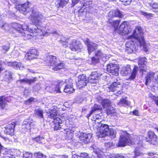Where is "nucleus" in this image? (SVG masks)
Here are the masks:
<instances>
[{
    "label": "nucleus",
    "mask_w": 158,
    "mask_h": 158,
    "mask_svg": "<svg viewBox=\"0 0 158 158\" xmlns=\"http://www.w3.org/2000/svg\"><path fill=\"white\" fill-rule=\"evenodd\" d=\"M34 27H30L26 25H22L21 33L18 34L20 36H23L27 39L31 38V37L35 36L38 39L43 38L44 35L41 30L34 25Z\"/></svg>",
    "instance_id": "obj_1"
},
{
    "label": "nucleus",
    "mask_w": 158,
    "mask_h": 158,
    "mask_svg": "<svg viewBox=\"0 0 158 158\" xmlns=\"http://www.w3.org/2000/svg\"><path fill=\"white\" fill-rule=\"evenodd\" d=\"M123 134L120 136L118 146H124L126 145H133L134 144H138L139 146L142 145V142L140 140L139 141L138 139H139L140 137L138 136H135L134 139L132 140L129 139L130 135L128 134L126 131L123 132Z\"/></svg>",
    "instance_id": "obj_2"
},
{
    "label": "nucleus",
    "mask_w": 158,
    "mask_h": 158,
    "mask_svg": "<svg viewBox=\"0 0 158 158\" xmlns=\"http://www.w3.org/2000/svg\"><path fill=\"white\" fill-rule=\"evenodd\" d=\"M43 60L47 65L54 67L52 69L54 71H57L63 68L64 64L63 63H60L59 59L55 56L48 55L44 58Z\"/></svg>",
    "instance_id": "obj_3"
},
{
    "label": "nucleus",
    "mask_w": 158,
    "mask_h": 158,
    "mask_svg": "<svg viewBox=\"0 0 158 158\" xmlns=\"http://www.w3.org/2000/svg\"><path fill=\"white\" fill-rule=\"evenodd\" d=\"M143 32L141 27H137L134 32L133 35L135 39L137 40L140 47L143 46V50L145 52H147L148 51L149 45L145 43L143 37Z\"/></svg>",
    "instance_id": "obj_4"
},
{
    "label": "nucleus",
    "mask_w": 158,
    "mask_h": 158,
    "mask_svg": "<svg viewBox=\"0 0 158 158\" xmlns=\"http://www.w3.org/2000/svg\"><path fill=\"white\" fill-rule=\"evenodd\" d=\"M93 126L99 131L97 135L99 138L105 137L106 136L107 134H109V126L107 124H103L102 121L100 122H97V123L95 122V124H94Z\"/></svg>",
    "instance_id": "obj_5"
},
{
    "label": "nucleus",
    "mask_w": 158,
    "mask_h": 158,
    "mask_svg": "<svg viewBox=\"0 0 158 158\" xmlns=\"http://www.w3.org/2000/svg\"><path fill=\"white\" fill-rule=\"evenodd\" d=\"M31 19L32 22L37 25L42 24V20L44 18L43 16L39 12H33L31 15Z\"/></svg>",
    "instance_id": "obj_6"
},
{
    "label": "nucleus",
    "mask_w": 158,
    "mask_h": 158,
    "mask_svg": "<svg viewBox=\"0 0 158 158\" xmlns=\"http://www.w3.org/2000/svg\"><path fill=\"white\" fill-rule=\"evenodd\" d=\"M134 33L130 37L131 40L127 42L125 44V46L126 48V52L129 53H131L134 52L135 49L136 47L134 45V42L135 40V42L137 41L135 37L133 36Z\"/></svg>",
    "instance_id": "obj_7"
},
{
    "label": "nucleus",
    "mask_w": 158,
    "mask_h": 158,
    "mask_svg": "<svg viewBox=\"0 0 158 158\" xmlns=\"http://www.w3.org/2000/svg\"><path fill=\"white\" fill-rule=\"evenodd\" d=\"M31 5L30 2H27L22 5H17L15 8L21 13L25 14L31 11V8L30 7Z\"/></svg>",
    "instance_id": "obj_8"
},
{
    "label": "nucleus",
    "mask_w": 158,
    "mask_h": 158,
    "mask_svg": "<svg viewBox=\"0 0 158 158\" xmlns=\"http://www.w3.org/2000/svg\"><path fill=\"white\" fill-rule=\"evenodd\" d=\"M155 74V73L152 72L148 74L146 77V85H147L148 83H150L151 81H152L155 83L154 86L158 87V74L156 75V77Z\"/></svg>",
    "instance_id": "obj_9"
},
{
    "label": "nucleus",
    "mask_w": 158,
    "mask_h": 158,
    "mask_svg": "<svg viewBox=\"0 0 158 158\" xmlns=\"http://www.w3.org/2000/svg\"><path fill=\"white\" fill-rule=\"evenodd\" d=\"M119 69V66L116 64H110L106 66L107 72L115 76L118 75Z\"/></svg>",
    "instance_id": "obj_10"
},
{
    "label": "nucleus",
    "mask_w": 158,
    "mask_h": 158,
    "mask_svg": "<svg viewBox=\"0 0 158 158\" xmlns=\"http://www.w3.org/2000/svg\"><path fill=\"white\" fill-rule=\"evenodd\" d=\"M88 82L85 75L81 74L78 77V80L76 83L77 87L79 89H81L86 86L87 83Z\"/></svg>",
    "instance_id": "obj_11"
},
{
    "label": "nucleus",
    "mask_w": 158,
    "mask_h": 158,
    "mask_svg": "<svg viewBox=\"0 0 158 158\" xmlns=\"http://www.w3.org/2000/svg\"><path fill=\"white\" fill-rule=\"evenodd\" d=\"M84 42L85 44L87 46L88 52L89 55L97 48L98 44L90 41L89 39L87 38L85 39Z\"/></svg>",
    "instance_id": "obj_12"
},
{
    "label": "nucleus",
    "mask_w": 158,
    "mask_h": 158,
    "mask_svg": "<svg viewBox=\"0 0 158 158\" xmlns=\"http://www.w3.org/2000/svg\"><path fill=\"white\" fill-rule=\"evenodd\" d=\"M48 117L49 118L53 119V122L54 124L58 123H62V121L58 117H56V111L54 109H49V112H47Z\"/></svg>",
    "instance_id": "obj_13"
},
{
    "label": "nucleus",
    "mask_w": 158,
    "mask_h": 158,
    "mask_svg": "<svg viewBox=\"0 0 158 158\" xmlns=\"http://www.w3.org/2000/svg\"><path fill=\"white\" fill-rule=\"evenodd\" d=\"M119 86H120V85L119 82H114L108 87V90L109 92H114L116 90L118 91L116 94V95L118 96L119 95L121 94L122 93L121 87L119 88Z\"/></svg>",
    "instance_id": "obj_14"
},
{
    "label": "nucleus",
    "mask_w": 158,
    "mask_h": 158,
    "mask_svg": "<svg viewBox=\"0 0 158 158\" xmlns=\"http://www.w3.org/2000/svg\"><path fill=\"white\" fill-rule=\"evenodd\" d=\"M35 124L29 120L24 121L22 125V131L24 133L34 127Z\"/></svg>",
    "instance_id": "obj_15"
},
{
    "label": "nucleus",
    "mask_w": 158,
    "mask_h": 158,
    "mask_svg": "<svg viewBox=\"0 0 158 158\" xmlns=\"http://www.w3.org/2000/svg\"><path fill=\"white\" fill-rule=\"evenodd\" d=\"M130 32L128 27L125 22L122 23L118 31V33L121 35H123L127 34Z\"/></svg>",
    "instance_id": "obj_16"
},
{
    "label": "nucleus",
    "mask_w": 158,
    "mask_h": 158,
    "mask_svg": "<svg viewBox=\"0 0 158 158\" xmlns=\"http://www.w3.org/2000/svg\"><path fill=\"white\" fill-rule=\"evenodd\" d=\"M69 48L72 51H76L82 49L83 46L79 41L73 40L70 43Z\"/></svg>",
    "instance_id": "obj_17"
},
{
    "label": "nucleus",
    "mask_w": 158,
    "mask_h": 158,
    "mask_svg": "<svg viewBox=\"0 0 158 158\" xmlns=\"http://www.w3.org/2000/svg\"><path fill=\"white\" fill-rule=\"evenodd\" d=\"M73 80L71 79L69 80L68 82L66 83V85L64 91L65 92L70 94L73 93L74 91V89L73 87Z\"/></svg>",
    "instance_id": "obj_18"
},
{
    "label": "nucleus",
    "mask_w": 158,
    "mask_h": 158,
    "mask_svg": "<svg viewBox=\"0 0 158 158\" xmlns=\"http://www.w3.org/2000/svg\"><path fill=\"white\" fill-rule=\"evenodd\" d=\"M99 77L98 74L97 72H92L89 76L88 77V82L92 83H96L98 81V79Z\"/></svg>",
    "instance_id": "obj_19"
},
{
    "label": "nucleus",
    "mask_w": 158,
    "mask_h": 158,
    "mask_svg": "<svg viewBox=\"0 0 158 158\" xmlns=\"http://www.w3.org/2000/svg\"><path fill=\"white\" fill-rule=\"evenodd\" d=\"M15 122H12L9 124H8L5 127V131L7 134L13 135L14 134V128L15 127Z\"/></svg>",
    "instance_id": "obj_20"
},
{
    "label": "nucleus",
    "mask_w": 158,
    "mask_h": 158,
    "mask_svg": "<svg viewBox=\"0 0 158 158\" xmlns=\"http://www.w3.org/2000/svg\"><path fill=\"white\" fill-rule=\"evenodd\" d=\"M79 139L82 140L85 143H89L91 139V135L90 133H82L79 136Z\"/></svg>",
    "instance_id": "obj_21"
},
{
    "label": "nucleus",
    "mask_w": 158,
    "mask_h": 158,
    "mask_svg": "<svg viewBox=\"0 0 158 158\" xmlns=\"http://www.w3.org/2000/svg\"><path fill=\"white\" fill-rule=\"evenodd\" d=\"M7 64L9 66H12L15 69H19L20 70H23V66L20 62H8Z\"/></svg>",
    "instance_id": "obj_22"
},
{
    "label": "nucleus",
    "mask_w": 158,
    "mask_h": 158,
    "mask_svg": "<svg viewBox=\"0 0 158 158\" xmlns=\"http://www.w3.org/2000/svg\"><path fill=\"white\" fill-rule=\"evenodd\" d=\"M109 16L111 17H117L122 18L123 17V13L120 11L118 10L110 11L109 12Z\"/></svg>",
    "instance_id": "obj_23"
},
{
    "label": "nucleus",
    "mask_w": 158,
    "mask_h": 158,
    "mask_svg": "<svg viewBox=\"0 0 158 158\" xmlns=\"http://www.w3.org/2000/svg\"><path fill=\"white\" fill-rule=\"evenodd\" d=\"M101 104L104 109L108 108L111 106V102L108 99H105L102 100Z\"/></svg>",
    "instance_id": "obj_24"
},
{
    "label": "nucleus",
    "mask_w": 158,
    "mask_h": 158,
    "mask_svg": "<svg viewBox=\"0 0 158 158\" xmlns=\"http://www.w3.org/2000/svg\"><path fill=\"white\" fill-rule=\"evenodd\" d=\"M36 79L35 78H33L32 79H27L25 78L23 79H20L19 81L21 83H28L29 84H31V83H34L36 81Z\"/></svg>",
    "instance_id": "obj_25"
},
{
    "label": "nucleus",
    "mask_w": 158,
    "mask_h": 158,
    "mask_svg": "<svg viewBox=\"0 0 158 158\" xmlns=\"http://www.w3.org/2000/svg\"><path fill=\"white\" fill-rule=\"evenodd\" d=\"M31 54L35 56H38V52L37 50L35 49H32L30 51V52H27L25 55V57L26 58H31V57H29V55L31 56Z\"/></svg>",
    "instance_id": "obj_26"
},
{
    "label": "nucleus",
    "mask_w": 158,
    "mask_h": 158,
    "mask_svg": "<svg viewBox=\"0 0 158 158\" xmlns=\"http://www.w3.org/2000/svg\"><path fill=\"white\" fill-rule=\"evenodd\" d=\"M117 104L121 107L123 106H125L129 105V102L125 98L121 99L120 101L118 102Z\"/></svg>",
    "instance_id": "obj_27"
},
{
    "label": "nucleus",
    "mask_w": 158,
    "mask_h": 158,
    "mask_svg": "<svg viewBox=\"0 0 158 158\" xmlns=\"http://www.w3.org/2000/svg\"><path fill=\"white\" fill-rule=\"evenodd\" d=\"M11 26L13 28L16 30L17 32L20 34L21 33V30L22 25L17 23H13L11 24Z\"/></svg>",
    "instance_id": "obj_28"
},
{
    "label": "nucleus",
    "mask_w": 158,
    "mask_h": 158,
    "mask_svg": "<svg viewBox=\"0 0 158 158\" xmlns=\"http://www.w3.org/2000/svg\"><path fill=\"white\" fill-rule=\"evenodd\" d=\"M43 113V111L41 109H36L34 110L35 114L40 118H44Z\"/></svg>",
    "instance_id": "obj_29"
},
{
    "label": "nucleus",
    "mask_w": 158,
    "mask_h": 158,
    "mask_svg": "<svg viewBox=\"0 0 158 158\" xmlns=\"http://www.w3.org/2000/svg\"><path fill=\"white\" fill-rule=\"evenodd\" d=\"M102 109V107L100 105L95 104L91 108V113H94L97 111H101Z\"/></svg>",
    "instance_id": "obj_30"
},
{
    "label": "nucleus",
    "mask_w": 158,
    "mask_h": 158,
    "mask_svg": "<svg viewBox=\"0 0 158 158\" xmlns=\"http://www.w3.org/2000/svg\"><path fill=\"white\" fill-rule=\"evenodd\" d=\"M131 69L129 66L123 69L121 72V74L123 76H126L130 73Z\"/></svg>",
    "instance_id": "obj_31"
},
{
    "label": "nucleus",
    "mask_w": 158,
    "mask_h": 158,
    "mask_svg": "<svg viewBox=\"0 0 158 158\" xmlns=\"http://www.w3.org/2000/svg\"><path fill=\"white\" fill-rule=\"evenodd\" d=\"M6 100L4 96L0 97V106L2 109H3L6 105Z\"/></svg>",
    "instance_id": "obj_32"
},
{
    "label": "nucleus",
    "mask_w": 158,
    "mask_h": 158,
    "mask_svg": "<svg viewBox=\"0 0 158 158\" xmlns=\"http://www.w3.org/2000/svg\"><path fill=\"white\" fill-rule=\"evenodd\" d=\"M138 67L137 66H135L134 67L131 75L130 76V79L132 80L134 79L138 71Z\"/></svg>",
    "instance_id": "obj_33"
},
{
    "label": "nucleus",
    "mask_w": 158,
    "mask_h": 158,
    "mask_svg": "<svg viewBox=\"0 0 158 158\" xmlns=\"http://www.w3.org/2000/svg\"><path fill=\"white\" fill-rule=\"evenodd\" d=\"M149 138L151 140L156 141L157 139V136L155 133L152 131H149L148 133Z\"/></svg>",
    "instance_id": "obj_34"
},
{
    "label": "nucleus",
    "mask_w": 158,
    "mask_h": 158,
    "mask_svg": "<svg viewBox=\"0 0 158 158\" xmlns=\"http://www.w3.org/2000/svg\"><path fill=\"white\" fill-rule=\"evenodd\" d=\"M108 115H112L115 112V109L112 107L110 106L108 108L106 109L105 110Z\"/></svg>",
    "instance_id": "obj_35"
},
{
    "label": "nucleus",
    "mask_w": 158,
    "mask_h": 158,
    "mask_svg": "<svg viewBox=\"0 0 158 158\" xmlns=\"http://www.w3.org/2000/svg\"><path fill=\"white\" fill-rule=\"evenodd\" d=\"M146 58L145 57L139 58L138 60V64L139 65H143L146 64L147 62L146 61Z\"/></svg>",
    "instance_id": "obj_36"
},
{
    "label": "nucleus",
    "mask_w": 158,
    "mask_h": 158,
    "mask_svg": "<svg viewBox=\"0 0 158 158\" xmlns=\"http://www.w3.org/2000/svg\"><path fill=\"white\" fill-rule=\"evenodd\" d=\"M109 134H106L107 135H110L111 138H114L115 137L116 132L113 129H109Z\"/></svg>",
    "instance_id": "obj_37"
},
{
    "label": "nucleus",
    "mask_w": 158,
    "mask_h": 158,
    "mask_svg": "<svg viewBox=\"0 0 158 158\" xmlns=\"http://www.w3.org/2000/svg\"><path fill=\"white\" fill-rule=\"evenodd\" d=\"M5 75L4 79L6 80H10L12 78L11 73L9 71L5 72Z\"/></svg>",
    "instance_id": "obj_38"
},
{
    "label": "nucleus",
    "mask_w": 158,
    "mask_h": 158,
    "mask_svg": "<svg viewBox=\"0 0 158 158\" xmlns=\"http://www.w3.org/2000/svg\"><path fill=\"white\" fill-rule=\"evenodd\" d=\"M0 23H2V25H0V28L1 27L2 29L6 31L9 30V24L6 23H4V22L2 21H0Z\"/></svg>",
    "instance_id": "obj_39"
},
{
    "label": "nucleus",
    "mask_w": 158,
    "mask_h": 158,
    "mask_svg": "<svg viewBox=\"0 0 158 158\" xmlns=\"http://www.w3.org/2000/svg\"><path fill=\"white\" fill-rule=\"evenodd\" d=\"M34 156L35 158H46V156L40 152L35 153Z\"/></svg>",
    "instance_id": "obj_40"
},
{
    "label": "nucleus",
    "mask_w": 158,
    "mask_h": 158,
    "mask_svg": "<svg viewBox=\"0 0 158 158\" xmlns=\"http://www.w3.org/2000/svg\"><path fill=\"white\" fill-rule=\"evenodd\" d=\"M66 83L64 81H61L58 83L57 85L58 86L61 90L64 91Z\"/></svg>",
    "instance_id": "obj_41"
},
{
    "label": "nucleus",
    "mask_w": 158,
    "mask_h": 158,
    "mask_svg": "<svg viewBox=\"0 0 158 158\" xmlns=\"http://www.w3.org/2000/svg\"><path fill=\"white\" fill-rule=\"evenodd\" d=\"M37 101V100L32 97H31L29 98L25 102V103L27 105L29 104L30 103H32V102H36Z\"/></svg>",
    "instance_id": "obj_42"
},
{
    "label": "nucleus",
    "mask_w": 158,
    "mask_h": 158,
    "mask_svg": "<svg viewBox=\"0 0 158 158\" xmlns=\"http://www.w3.org/2000/svg\"><path fill=\"white\" fill-rule=\"evenodd\" d=\"M101 118V116L98 114H95L94 115H93L92 117V120L95 121L94 124H95L96 122L97 123V122H100V121H101V120L100 121H97V120H100L99 119H100Z\"/></svg>",
    "instance_id": "obj_43"
},
{
    "label": "nucleus",
    "mask_w": 158,
    "mask_h": 158,
    "mask_svg": "<svg viewBox=\"0 0 158 158\" xmlns=\"http://www.w3.org/2000/svg\"><path fill=\"white\" fill-rule=\"evenodd\" d=\"M33 139L36 142H38L40 143H42V141L44 139V138L42 136L41 137L40 136H38L36 137L33 138Z\"/></svg>",
    "instance_id": "obj_44"
},
{
    "label": "nucleus",
    "mask_w": 158,
    "mask_h": 158,
    "mask_svg": "<svg viewBox=\"0 0 158 158\" xmlns=\"http://www.w3.org/2000/svg\"><path fill=\"white\" fill-rule=\"evenodd\" d=\"M119 21L118 20H115L113 21L112 25L114 27L115 30L116 31L118 28V25L119 24Z\"/></svg>",
    "instance_id": "obj_45"
},
{
    "label": "nucleus",
    "mask_w": 158,
    "mask_h": 158,
    "mask_svg": "<svg viewBox=\"0 0 158 158\" xmlns=\"http://www.w3.org/2000/svg\"><path fill=\"white\" fill-rule=\"evenodd\" d=\"M68 2L69 0H60V6L62 7H63V6L68 3Z\"/></svg>",
    "instance_id": "obj_46"
},
{
    "label": "nucleus",
    "mask_w": 158,
    "mask_h": 158,
    "mask_svg": "<svg viewBox=\"0 0 158 158\" xmlns=\"http://www.w3.org/2000/svg\"><path fill=\"white\" fill-rule=\"evenodd\" d=\"M61 124L62 123H57L56 124H54V129L55 130H59L62 129V126L61 125Z\"/></svg>",
    "instance_id": "obj_47"
},
{
    "label": "nucleus",
    "mask_w": 158,
    "mask_h": 158,
    "mask_svg": "<svg viewBox=\"0 0 158 158\" xmlns=\"http://www.w3.org/2000/svg\"><path fill=\"white\" fill-rule=\"evenodd\" d=\"M95 55L96 56L100 57H103L105 56V55L100 50H98L96 52Z\"/></svg>",
    "instance_id": "obj_48"
},
{
    "label": "nucleus",
    "mask_w": 158,
    "mask_h": 158,
    "mask_svg": "<svg viewBox=\"0 0 158 158\" xmlns=\"http://www.w3.org/2000/svg\"><path fill=\"white\" fill-rule=\"evenodd\" d=\"M77 155V156H78L79 157H80L81 158H86L88 156V154L86 153H82L78 155Z\"/></svg>",
    "instance_id": "obj_49"
},
{
    "label": "nucleus",
    "mask_w": 158,
    "mask_h": 158,
    "mask_svg": "<svg viewBox=\"0 0 158 158\" xmlns=\"http://www.w3.org/2000/svg\"><path fill=\"white\" fill-rule=\"evenodd\" d=\"M23 156L26 158H32V154L30 152H25L23 154Z\"/></svg>",
    "instance_id": "obj_50"
},
{
    "label": "nucleus",
    "mask_w": 158,
    "mask_h": 158,
    "mask_svg": "<svg viewBox=\"0 0 158 158\" xmlns=\"http://www.w3.org/2000/svg\"><path fill=\"white\" fill-rule=\"evenodd\" d=\"M134 152L135 155V157L140 155L141 152L139 148H136Z\"/></svg>",
    "instance_id": "obj_51"
},
{
    "label": "nucleus",
    "mask_w": 158,
    "mask_h": 158,
    "mask_svg": "<svg viewBox=\"0 0 158 158\" xmlns=\"http://www.w3.org/2000/svg\"><path fill=\"white\" fill-rule=\"evenodd\" d=\"M150 6L153 9L158 10V4L157 3L150 4Z\"/></svg>",
    "instance_id": "obj_52"
},
{
    "label": "nucleus",
    "mask_w": 158,
    "mask_h": 158,
    "mask_svg": "<svg viewBox=\"0 0 158 158\" xmlns=\"http://www.w3.org/2000/svg\"><path fill=\"white\" fill-rule=\"evenodd\" d=\"M67 41V39H66V38H65L64 37H62L61 38L60 41H61L62 42H64V43H65V45H64L63 44L64 46L65 47H66L68 46L67 42V43H66Z\"/></svg>",
    "instance_id": "obj_53"
},
{
    "label": "nucleus",
    "mask_w": 158,
    "mask_h": 158,
    "mask_svg": "<svg viewBox=\"0 0 158 158\" xmlns=\"http://www.w3.org/2000/svg\"><path fill=\"white\" fill-rule=\"evenodd\" d=\"M99 58L97 57H93L92 59V62L94 64H95L98 61Z\"/></svg>",
    "instance_id": "obj_54"
},
{
    "label": "nucleus",
    "mask_w": 158,
    "mask_h": 158,
    "mask_svg": "<svg viewBox=\"0 0 158 158\" xmlns=\"http://www.w3.org/2000/svg\"><path fill=\"white\" fill-rule=\"evenodd\" d=\"M120 1L124 3L123 4L125 5L129 4L131 2V0H120Z\"/></svg>",
    "instance_id": "obj_55"
},
{
    "label": "nucleus",
    "mask_w": 158,
    "mask_h": 158,
    "mask_svg": "<svg viewBox=\"0 0 158 158\" xmlns=\"http://www.w3.org/2000/svg\"><path fill=\"white\" fill-rule=\"evenodd\" d=\"M72 7L74 6L76 4L79 2L80 0H72Z\"/></svg>",
    "instance_id": "obj_56"
},
{
    "label": "nucleus",
    "mask_w": 158,
    "mask_h": 158,
    "mask_svg": "<svg viewBox=\"0 0 158 158\" xmlns=\"http://www.w3.org/2000/svg\"><path fill=\"white\" fill-rule=\"evenodd\" d=\"M61 89L57 85L56 87H55L54 90V91H56V93L60 92H61Z\"/></svg>",
    "instance_id": "obj_57"
},
{
    "label": "nucleus",
    "mask_w": 158,
    "mask_h": 158,
    "mask_svg": "<svg viewBox=\"0 0 158 158\" xmlns=\"http://www.w3.org/2000/svg\"><path fill=\"white\" fill-rule=\"evenodd\" d=\"M2 48L3 50L5 51V52H5L8 50L9 48V47L8 46H6L5 45H3L2 46Z\"/></svg>",
    "instance_id": "obj_58"
},
{
    "label": "nucleus",
    "mask_w": 158,
    "mask_h": 158,
    "mask_svg": "<svg viewBox=\"0 0 158 158\" xmlns=\"http://www.w3.org/2000/svg\"><path fill=\"white\" fill-rule=\"evenodd\" d=\"M114 158H127L126 156H125L119 154L116 155Z\"/></svg>",
    "instance_id": "obj_59"
},
{
    "label": "nucleus",
    "mask_w": 158,
    "mask_h": 158,
    "mask_svg": "<svg viewBox=\"0 0 158 158\" xmlns=\"http://www.w3.org/2000/svg\"><path fill=\"white\" fill-rule=\"evenodd\" d=\"M4 68L2 66L1 62L0 61V72L3 70H4Z\"/></svg>",
    "instance_id": "obj_60"
},
{
    "label": "nucleus",
    "mask_w": 158,
    "mask_h": 158,
    "mask_svg": "<svg viewBox=\"0 0 158 158\" xmlns=\"http://www.w3.org/2000/svg\"><path fill=\"white\" fill-rule=\"evenodd\" d=\"M144 66H142L141 67V69L140 70V72H142V73L143 71H145V72H146V69H145L144 68Z\"/></svg>",
    "instance_id": "obj_61"
},
{
    "label": "nucleus",
    "mask_w": 158,
    "mask_h": 158,
    "mask_svg": "<svg viewBox=\"0 0 158 158\" xmlns=\"http://www.w3.org/2000/svg\"><path fill=\"white\" fill-rule=\"evenodd\" d=\"M58 158H68V157L66 155H61L59 156Z\"/></svg>",
    "instance_id": "obj_62"
},
{
    "label": "nucleus",
    "mask_w": 158,
    "mask_h": 158,
    "mask_svg": "<svg viewBox=\"0 0 158 158\" xmlns=\"http://www.w3.org/2000/svg\"><path fill=\"white\" fill-rule=\"evenodd\" d=\"M72 154L73 155L72 158H81L80 157H79L78 156H77V155L73 154V152H72Z\"/></svg>",
    "instance_id": "obj_63"
},
{
    "label": "nucleus",
    "mask_w": 158,
    "mask_h": 158,
    "mask_svg": "<svg viewBox=\"0 0 158 158\" xmlns=\"http://www.w3.org/2000/svg\"><path fill=\"white\" fill-rule=\"evenodd\" d=\"M156 105L158 106V97H156L154 99Z\"/></svg>",
    "instance_id": "obj_64"
}]
</instances>
